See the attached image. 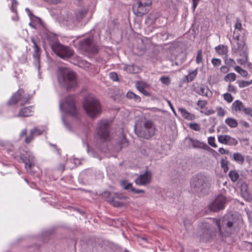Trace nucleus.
I'll list each match as a JSON object with an SVG mask.
<instances>
[{"label": "nucleus", "mask_w": 252, "mask_h": 252, "mask_svg": "<svg viewBox=\"0 0 252 252\" xmlns=\"http://www.w3.org/2000/svg\"><path fill=\"white\" fill-rule=\"evenodd\" d=\"M124 69L129 73H134L135 72V66L134 65H125Z\"/></svg>", "instance_id": "35"}, {"label": "nucleus", "mask_w": 252, "mask_h": 252, "mask_svg": "<svg viewBox=\"0 0 252 252\" xmlns=\"http://www.w3.org/2000/svg\"><path fill=\"white\" fill-rule=\"evenodd\" d=\"M60 107L66 114H69L73 117H77V110L75 105V100L73 96H66L64 99L60 102Z\"/></svg>", "instance_id": "6"}, {"label": "nucleus", "mask_w": 252, "mask_h": 252, "mask_svg": "<svg viewBox=\"0 0 252 252\" xmlns=\"http://www.w3.org/2000/svg\"><path fill=\"white\" fill-rule=\"evenodd\" d=\"M216 52L220 56H228V47L224 45H220L215 47Z\"/></svg>", "instance_id": "21"}, {"label": "nucleus", "mask_w": 252, "mask_h": 252, "mask_svg": "<svg viewBox=\"0 0 252 252\" xmlns=\"http://www.w3.org/2000/svg\"><path fill=\"white\" fill-rule=\"evenodd\" d=\"M25 168L29 172H32V168L33 166V161L30 159H26L24 160Z\"/></svg>", "instance_id": "31"}, {"label": "nucleus", "mask_w": 252, "mask_h": 252, "mask_svg": "<svg viewBox=\"0 0 252 252\" xmlns=\"http://www.w3.org/2000/svg\"><path fill=\"white\" fill-rule=\"evenodd\" d=\"M30 99V95L26 94L23 89H19L10 98L8 104L13 105L20 102L21 105H24Z\"/></svg>", "instance_id": "10"}, {"label": "nucleus", "mask_w": 252, "mask_h": 252, "mask_svg": "<svg viewBox=\"0 0 252 252\" xmlns=\"http://www.w3.org/2000/svg\"><path fill=\"white\" fill-rule=\"evenodd\" d=\"M135 131L138 136L149 139L155 135L156 127L151 120L144 119L135 125Z\"/></svg>", "instance_id": "3"}, {"label": "nucleus", "mask_w": 252, "mask_h": 252, "mask_svg": "<svg viewBox=\"0 0 252 252\" xmlns=\"http://www.w3.org/2000/svg\"><path fill=\"white\" fill-rule=\"evenodd\" d=\"M189 126L191 129L195 131H199L201 130V126L197 123H193L189 124Z\"/></svg>", "instance_id": "37"}, {"label": "nucleus", "mask_w": 252, "mask_h": 252, "mask_svg": "<svg viewBox=\"0 0 252 252\" xmlns=\"http://www.w3.org/2000/svg\"><path fill=\"white\" fill-rule=\"evenodd\" d=\"M178 110L181 113L183 117L185 119L190 121L194 120L195 118L194 115L189 112L185 108L182 107L179 108Z\"/></svg>", "instance_id": "19"}, {"label": "nucleus", "mask_w": 252, "mask_h": 252, "mask_svg": "<svg viewBox=\"0 0 252 252\" xmlns=\"http://www.w3.org/2000/svg\"><path fill=\"white\" fill-rule=\"evenodd\" d=\"M232 107L233 109L236 112L243 111L245 107L242 102L239 100L235 101L232 103Z\"/></svg>", "instance_id": "23"}, {"label": "nucleus", "mask_w": 252, "mask_h": 252, "mask_svg": "<svg viewBox=\"0 0 252 252\" xmlns=\"http://www.w3.org/2000/svg\"><path fill=\"white\" fill-rule=\"evenodd\" d=\"M229 68L225 65H223L220 68V72L223 73H226L228 72L229 71Z\"/></svg>", "instance_id": "55"}, {"label": "nucleus", "mask_w": 252, "mask_h": 252, "mask_svg": "<svg viewBox=\"0 0 252 252\" xmlns=\"http://www.w3.org/2000/svg\"><path fill=\"white\" fill-rule=\"evenodd\" d=\"M214 67L219 66L221 63V61L220 59L213 58L211 61Z\"/></svg>", "instance_id": "49"}, {"label": "nucleus", "mask_w": 252, "mask_h": 252, "mask_svg": "<svg viewBox=\"0 0 252 252\" xmlns=\"http://www.w3.org/2000/svg\"><path fill=\"white\" fill-rule=\"evenodd\" d=\"M233 159L237 163L242 164L245 160L243 155L239 153H235L233 155Z\"/></svg>", "instance_id": "25"}, {"label": "nucleus", "mask_w": 252, "mask_h": 252, "mask_svg": "<svg viewBox=\"0 0 252 252\" xmlns=\"http://www.w3.org/2000/svg\"><path fill=\"white\" fill-rule=\"evenodd\" d=\"M225 122L230 127L234 128L238 126V122L233 118H228L225 120Z\"/></svg>", "instance_id": "27"}, {"label": "nucleus", "mask_w": 252, "mask_h": 252, "mask_svg": "<svg viewBox=\"0 0 252 252\" xmlns=\"http://www.w3.org/2000/svg\"><path fill=\"white\" fill-rule=\"evenodd\" d=\"M27 130L26 129H23L20 134V138L22 139L24 137L26 138V137L27 136Z\"/></svg>", "instance_id": "57"}, {"label": "nucleus", "mask_w": 252, "mask_h": 252, "mask_svg": "<svg viewBox=\"0 0 252 252\" xmlns=\"http://www.w3.org/2000/svg\"><path fill=\"white\" fill-rule=\"evenodd\" d=\"M193 90L198 94L208 98L211 97L212 95V93L209 89L203 85L196 86L194 88Z\"/></svg>", "instance_id": "17"}, {"label": "nucleus", "mask_w": 252, "mask_h": 252, "mask_svg": "<svg viewBox=\"0 0 252 252\" xmlns=\"http://www.w3.org/2000/svg\"><path fill=\"white\" fill-rule=\"evenodd\" d=\"M26 11L27 12H28V14H29V15L30 16H32V14L31 12L30 11V9H29L28 8H26Z\"/></svg>", "instance_id": "64"}, {"label": "nucleus", "mask_w": 252, "mask_h": 252, "mask_svg": "<svg viewBox=\"0 0 252 252\" xmlns=\"http://www.w3.org/2000/svg\"><path fill=\"white\" fill-rule=\"evenodd\" d=\"M121 185L122 187L124 189H126V190H130L131 191L132 190V188H133L132 187V183H129L127 180H122L121 182Z\"/></svg>", "instance_id": "28"}, {"label": "nucleus", "mask_w": 252, "mask_h": 252, "mask_svg": "<svg viewBox=\"0 0 252 252\" xmlns=\"http://www.w3.org/2000/svg\"><path fill=\"white\" fill-rule=\"evenodd\" d=\"M215 111L213 109H210L206 111L204 114L206 115L209 116L210 115L214 114L215 113Z\"/></svg>", "instance_id": "59"}, {"label": "nucleus", "mask_w": 252, "mask_h": 252, "mask_svg": "<svg viewBox=\"0 0 252 252\" xmlns=\"http://www.w3.org/2000/svg\"><path fill=\"white\" fill-rule=\"evenodd\" d=\"M34 134L33 133H31V130L30 131L29 134L25 138V142L27 144L30 143L34 139Z\"/></svg>", "instance_id": "45"}, {"label": "nucleus", "mask_w": 252, "mask_h": 252, "mask_svg": "<svg viewBox=\"0 0 252 252\" xmlns=\"http://www.w3.org/2000/svg\"><path fill=\"white\" fill-rule=\"evenodd\" d=\"M234 69L243 77H246L248 75V72L239 66H235Z\"/></svg>", "instance_id": "32"}, {"label": "nucleus", "mask_w": 252, "mask_h": 252, "mask_svg": "<svg viewBox=\"0 0 252 252\" xmlns=\"http://www.w3.org/2000/svg\"><path fill=\"white\" fill-rule=\"evenodd\" d=\"M247 185H243L242 187V194L243 197L245 198V200L247 201H251L252 200V196L251 194L248 192L247 190Z\"/></svg>", "instance_id": "24"}, {"label": "nucleus", "mask_w": 252, "mask_h": 252, "mask_svg": "<svg viewBox=\"0 0 252 252\" xmlns=\"http://www.w3.org/2000/svg\"><path fill=\"white\" fill-rule=\"evenodd\" d=\"M199 235L201 239H206L210 237V232L209 230H204L202 232V235L199 233Z\"/></svg>", "instance_id": "48"}, {"label": "nucleus", "mask_w": 252, "mask_h": 252, "mask_svg": "<svg viewBox=\"0 0 252 252\" xmlns=\"http://www.w3.org/2000/svg\"><path fill=\"white\" fill-rule=\"evenodd\" d=\"M207 104V101L204 100H199L197 102V105L200 108H204Z\"/></svg>", "instance_id": "51"}, {"label": "nucleus", "mask_w": 252, "mask_h": 252, "mask_svg": "<svg viewBox=\"0 0 252 252\" xmlns=\"http://www.w3.org/2000/svg\"><path fill=\"white\" fill-rule=\"evenodd\" d=\"M32 42L33 44L34 52L33 57L34 58V63L37 65L38 68H39V61L40 56V51L39 48V41L37 38L34 37L32 38Z\"/></svg>", "instance_id": "14"}, {"label": "nucleus", "mask_w": 252, "mask_h": 252, "mask_svg": "<svg viewBox=\"0 0 252 252\" xmlns=\"http://www.w3.org/2000/svg\"><path fill=\"white\" fill-rule=\"evenodd\" d=\"M126 97L133 100L135 102H140L141 100V98L138 95L131 91H129L127 93Z\"/></svg>", "instance_id": "29"}, {"label": "nucleus", "mask_w": 252, "mask_h": 252, "mask_svg": "<svg viewBox=\"0 0 252 252\" xmlns=\"http://www.w3.org/2000/svg\"><path fill=\"white\" fill-rule=\"evenodd\" d=\"M81 46L83 50L89 52L94 53L97 52V49L92 38H87L82 41Z\"/></svg>", "instance_id": "15"}, {"label": "nucleus", "mask_w": 252, "mask_h": 252, "mask_svg": "<svg viewBox=\"0 0 252 252\" xmlns=\"http://www.w3.org/2000/svg\"><path fill=\"white\" fill-rule=\"evenodd\" d=\"M239 87L241 88L246 87L252 84V80L250 81H238Z\"/></svg>", "instance_id": "36"}, {"label": "nucleus", "mask_w": 252, "mask_h": 252, "mask_svg": "<svg viewBox=\"0 0 252 252\" xmlns=\"http://www.w3.org/2000/svg\"><path fill=\"white\" fill-rule=\"evenodd\" d=\"M224 99L228 103H230L232 102L233 97L232 95L229 93H225L223 95Z\"/></svg>", "instance_id": "41"}, {"label": "nucleus", "mask_w": 252, "mask_h": 252, "mask_svg": "<svg viewBox=\"0 0 252 252\" xmlns=\"http://www.w3.org/2000/svg\"><path fill=\"white\" fill-rule=\"evenodd\" d=\"M161 82L162 83L166 85H168L171 83V80L169 77H166V76H162L160 79Z\"/></svg>", "instance_id": "46"}, {"label": "nucleus", "mask_w": 252, "mask_h": 252, "mask_svg": "<svg viewBox=\"0 0 252 252\" xmlns=\"http://www.w3.org/2000/svg\"><path fill=\"white\" fill-rule=\"evenodd\" d=\"M227 91L228 92L234 93H236L237 92L236 87L232 85L231 84H229L228 85Z\"/></svg>", "instance_id": "53"}, {"label": "nucleus", "mask_w": 252, "mask_h": 252, "mask_svg": "<svg viewBox=\"0 0 252 252\" xmlns=\"http://www.w3.org/2000/svg\"><path fill=\"white\" fill-rule=\"evenodd\" d=\"M225 63L228 65L231 66L235 64L236 63L234 60L231 58H228V56L224 58Z\"/></svg>", "instance_id": "39"}, {"label": "nucleus", "mask_w": 252, "mask_h": 252, "mask_svg": "<svg viewBox=\"0 0 252 252\" xmlns=\"http://www.w3.org/2000/svg\"><path fill=\"white\" fill-rule=\"evenodd\" d=\"M195 61L197 64H199L202 62V52L201 50L197 51V55L195 59Z\"/></svg>", "instance_id": "40"}, {"label": "nucleus", "mask_w": 252, "mask_h": 252, "mask_svg": "<svg viewBox=\"0 0 252 252\" xmlns=\"http://www.w3.org/2000/svg\"><path fill=\"white\" fill-rule=\"evenodd\" d=\"M58 169L60 170V171H63L64 170V166L63 164H60L58 167Z\"/></svg>", "instance_id": "62"}, {"label": "nucleus", "mask_w": 252, "mask_h": 252, "mask_svg": "<svg viewBox=\"0 0 252 252\" xmlns=\"http://www.w3.org/2000/svg\"><path fill=\"white\" fill-rule=\"evenodd\" d=\"M127 198V197L123 195H116L110 202L113 206L120 207L126 205L125 201Z\"/></svg>", "instance_id": "18"}, {"label": "nucleus", "mask_w": 252, "mask_h": 252, "mask_svg": "<svg viewBox=\"0 0 252 252\" xmlns=\"http://www.w3.org/2000/svg\"><path fill=\"white\" fill-rule=\"evenodd\" d=\"M219 152L220 154H223V155H224V154L228 155L229 153V152L228 150H226V149H224L223 148H219Z\"/></svg>", "instance_id": "56"}, {"label": "nucleus", "mask_w": 252, "mask_h": 252, "mask_svg": "<svg viewBox=\"0 0 252 252\" xmlns=\"http://www.w3.org/2000/svg\"><path fill=\"white\" fill-rule=\"evenodd\" d=\"M198 3V1H193V9L194 10Z\"/></svg>", "instance_id": "63"}, {"label": "nucleus", "mask_w": 252, "mask_h": 252, "mask_svg": "<svg viewBox=\"0 0 252 252\" xmlns=\"http://www.w3.org/2000/svg\"><path fill=\"white\" fill-rule=\"evenodd\" d=\"M58 82L67 90H71L77 85L76 76L74 72L66 67H60L58 71Z\"/></svg>", "instance_id": "1"}, {"label": "nucleus", "mask_w": 252, "mask_h": 252, "mask_svg": "<svg viewBox=\"0 0 252 252\" xmlns=\"http://www.w3.org/2000/svg\"><path fill=\"white\" fill-rule=\"evenodd\" d=\"M235 28L236 29L241 30L242 29L241 23L239 21H237L235 25Z\"/></svg>", "instance_id": "60"}, {"label": "nucleus", "mask_w": 252, "mask_h": 252, "mask_svg": "<svg viewBox=\"0 0 252 252\" xmlns=\"http://www.w3.org/2000/svg\"><path fill=\"white\" fill-rule=\"evenodd\" d=\"M110 124L106 120L99 121L96 128V135L100 140L105 141L109 139V129Z\"/></svg>", "instance_id": "7"}, {"label": "nucleus", "mask_w": 252, "mask_h": 252, "mask_svg": "<svg viewBox=\"0 0 252 252\" xmlns=\"http://www.w3.org/2000/svg\"><path fill=\"white\" fill-rule=\"evenodd\" d=\"M109 77L110 79L115 81H117L118 79L117 74L114 72L109 73Z\"/></svg>", "instance_id": "54"}, {"label": "nucleus", "mask_w": 252, "mask_h": 252, "mask_svg": "<svg viewBox=\"0 0 252 252\" xmlns=\"http://www.w3.org/2000/svg\"><path fill=\"white\" fill-rule=\"evenodd\" d=\"M152 3L151 0H138L132 7L133 13L137 16H142L148 11Z\"/></svg>", "instance_id": "9"}, {"label": "nucleus", "mask_w": 252, "mask_h": 252, "mask_svg": "<svg viewBox=\"0 0 252 252\" xmlns=\"http://www.w3.org/2000/svg\"><path fill=\"white\" fill-rule=\"evenodd\" d=\"M238 54L241 57L240 58L237 60L238 63L240 65H243L246 63L248 61V53H245V54L243 53Z\"/></svg>", "instance_id": "26"}, {"label": "nucleus", "mask_w": 252, "mask_h": 252, "mask_svg": "<svg viewBox=\"0 0 252 252\" xmlns=\"http://www.w3.org/2000/svg\"><path fill=\"white\" fill-rule=\"evenodd\" d=\"M121 141L120 142V145H121L122 147H126L128 145V142L126 139L125 138V136L124 133L122 132L121 133Z\"/></svg>", "instance_id": "38"}, {"label": "nucleus", "mask_w": 252, "mask_h": 252, "mask_svg": "<svg viewBox=\"0 0 252 252\" xmlns=\"http://www.w3.org/2000/svg\"><path fill=\"white\" fill-rule=\"evenodd\" d=\"M218 140L222 144L231 146H236L238 144V141L229 135H219L218 136Z\"/></svg>", "instance_id": "16"}, {"label": "nucleus", "mask_w": 252, "mask_h": 252, "mask_svg": "<svg viewBox=\"0 0 252 252\" xmlns=\"http://www.w3.org/2000/svg\"><path fill=\"white\" fill-rule=\"evenodd\" d=\"M226 198L222 195H219L210 204L209 207L211 211L218 212L224 209Z\"/></svg>", "instance_id": "12"}, {"label": "nucleus", "mask_w": 252, "mask_h": 252, "mask_svg": "<svg viewBox=\"0 0 252 252\" xmlns=\"http://www.w3.org/2000/svg\"><path fill=\"white\" fill-rule=\"evenodd\" d=\"M229 176L231 179V181L233 182H235L238 180L239 178V174L235 170L230 171L229 173Z\"/></svg>", "instance_id": "34"}, {"label": "nucleus", "mask_w": 252, "mask_h": 252, "mask_svg": "<svg viewBox=\"0 0 252 252\" xmlns=\"http://www.w3.org/2000/svg\"><path fill=\"white\" fill-rule=\"evenodd\" d=\"M190 185L192 192L200 195L206 193L210 187L207 178L202 175L193 176L191 179Z\"/></svg>", "instance_id": "4"}, {"label": "nucleus", "mask_w": 252, "mask_h": 252, "mask_svg": "<svg viewBox=\"0 0 252 252\" xmlns=\"http://www.w3.org/2000/svg\"><path fill=\"white\" fill-rule=\"evenodd\" d=\"M241 220L240 215L228 214L217 221L219 231L221 235H226L231 233L233 227Z\"/></svg>", "instance_id": "2"}, {"label": "nucleus", "mask_w": 252, "mask_h": 252, "mask_svg": "<svg viewBox=\"0 0 252 252\" xmlns=\"http://www.w3.org/2000/svg\"><path fill=\"white\" fill-rule=\"evenodd\" d=\"M236 79V75L234 73H229L224 77V80L226 82H233Z\"/></svg>", "instance_id": "33"}, {"label": "nucleus", "mask_w": 252, "mask_h": 252, "mask_svg": "<svg viewBox=\"0 0 252 252\" xmlns=\"http://www.w3.org/2000/svg\"><path fill=\"white\" fill-rule=\"evenodd\" d=\"M216 111L217 112L218 116L219 117H223L226 112L224 109L221 107H217Z\"/></svg>", "instance_id": "42"}, {"label": "nucleus", "mask_w": 252, "mask_h": 252, "mask_svg": "<svg viewBox=\"0 0 252 252\" xmlns=\"http://www.w3.org/2000/svg\"><path fill=\"white\" fill-rule=\"evenodd\" d=\"M243 111L246 115H249L252 117V108L250 107H244Z\"/></svg>", "instance_id": "52"}, {"label": "nucleus", "mask_w": 252, "mask_h": 252, "mask_svg": "<svg viewBox=\"0 0 252 252\" xmlns=\"http://www.w3.org/2000/svg\"><path fill=\"white\" fill-rule=\"evenodd\" d=\"M33 113L32 106L24 107L20 110L18 115V117H29L32 115Z\"/></svg>", "instance_id": "20"}, {"label": "nucleus", "mask_w": 252, "mask_h": 252, "mask_svg": "<svg viewBox=\"0 0 252 252\" xmlns=\"http://www.w3.org/2000/svg\"><path fill=\"white\" fill-rule=\"evenodd\" d=\"M189 141L190 144L194 148H205V147L207 146L204 143L197 140L189 138Z\"/></svg>", "instance_id": "22"}, {"label": "nucleus", "mask_w": 252, "mask_h": 252, "mask_svg": "<svg viewBox=\"0 0 252 252\" xmlns=\"http://www.w3.org/2000/svg\"><path fill=\"white\" fill-rule=\"evenodd\" d=\"M221 166L223 169L224 172L226 173L228 170V163L227 161L224 160H221Z\"/></svg>", "instance_id": "47"}, {"label": "nucleus", "mask_w": 252, "mask_h": 252, "mask_svg": "<svg viewBox=\"0 0 252 252\" xmlns=\"http://www.w3.org/2000/svg\"><path fill=\"white\" fill-rule=\"evenodd\" d=\"M197 74V69L189 71V75L186 76L188 82L192 81Z\"/></svg>", "instance_id": "30"}, {"label": "nucleus", "mask_w": 252, "mask_h": 252, "mask_svg": "<svg viewBox=\"0 0 252 252\" xmlns=\"http://www.w3.org/2000/svg\"><path fill=\"white\" fill-rule=\"evenodd\" d=\"M63 123H64V125H65V126H66V127L68 129V130H72V128H71V127L69 126V125H68L65 122V120L63 118Z\"/></svg>", "instance_id": "61"}, {"label": "nucleus", "mask_w": 252, "mask_h": 252, "mask_svg": "<svg viewBox=\"0 0 252 252\" xmlns=\"http://www.w3.org/2000/svg\"><path fill=\"white\" fill-rule=\"evenodd\" d=\"M53 51L58 56L63 59L70 58L73 54L72 50L67 46H64L59 43H54L51 45Z\"/></svg>", "instance_id": "8"}, {"label": "nucleus", "mask_w": 252, "mask_h": 252, "mask_svg": "<svg viewBox=\"0 0 252 252\" xmlns=\"http://www.w3.org/2000/svg\"><path fill=\"white\" fill-rule=\"evenodd\" d=\"M208 143L209 145H210L212 147L216 148L217 147V145L215 142V138L213 136H210L208 137Z\"/></svg>", "instance_id": "44"}, {"label": "nucleus", "mask_w": 252, "mask_h": 252, "mask_svg": "<svg viewBox=\"0 0 252 252\" xmlns=\"http://www.w3.org/2000/svg\"><path fill=\"white\" fill-rule=\"evenodd\" d=\"M152 179V174L149 171H146L140 174L135 180V183L139 186H147L149 185Z\"/></svg>", "instance_id": "13"}, {"label": "nucleus", "mask_w": 252, "mask_h": 252, "mask_svg": "<svg viewBox=\"0 0 252 252\" xmlns=\"http://www.w3.org/2000/svg\"><path fill=\"white\" fill-rule=\"evenodd\" d=\"M131 191L134 193H137V194L144 193L145 192V191L143 189H135L134 188H132Z\"/></svg>", "instance_id": "58"}, {"label": "nucleus", "mask_w": 252, "mask_h": 252, "mask_svg": "<svg viewBox=\"0 0 252 252\" xmlns=\"http://www.w3.org/2000/svg\"><path fill=\"white\" fill-rule=\"evenodd\" d=\"M232 51L236 54L248 53L247 47L244 38L243 36H237L235 38Z\"/></svg>", "instance_id": "11"}, {"label": "nucleus", "mask_w": 252, "mask_h": 252, "mask_svg": "<svg viewBox=\"0 0 252 252\" xmlns=\"http://www.w3.org/2000/svg\"><path fill=\"white\" fill-rule=\"evenodd\" d=\"M136 88L137 89L145 95H149L148 92L145 89L144 87L142 85H137Z\"/></svg>", "instance_id": "50"}, {"label": "nucleus", "mask_w": 252, "mask_h": 252, "mask_svg": "<svg viewBox=\"0 0 252 252\" xmlns=\"http://www.w3.org/2000/svg\"><path fill=\"white\" fill-rule=\"evenodd\" d=\"M83 107L87 114L91 118L96 117L101 112V108L97 99L93 96H88L84 100Z\"/></svg>", "instance_id": "5"}, {"label": "nucleus", "mask_w": 252, "mask_h": 252, "mask_svg": "<svg viewBox=\"0 0 252 252\" xmlns=\"http://www.w3.org/2000/svg\"><path fill=\"white\" fill-rule=\"evenodd\" d=\"M43 132V130L37 128V127H34L33 129H31V133H33L34 136L40 135L42 134Z\"/></svg>", "instance_id": "43"}]
</instances>
